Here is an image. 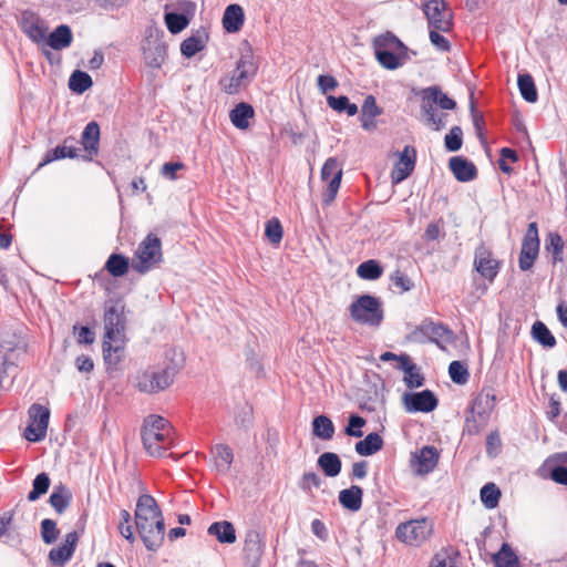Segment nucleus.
Listing matches in <instances>:
<instances>
[{"label": "nucleus", "instance_id": "nucleus-1", "mask_svg": "<svg viewBox=\"0 0 567 567\" xmlns=\"http://www.w3.org/2000/svg\"><path fill=\"white\" fill-rule=\"evenodd\" d=\"M171 425L159 415H150L141 429L143 446L151 456H162L171 445Z\"/></svg>", "mask_w": 567, "mask_h": 567}, {"label": "nucleus", "instance_id": "nucleus-2", "mask_svg": "<svg viewBox=\"0 0 567 567\" xmlns=\"http://www.w3.org/2000/svg\"><path fill=\"white\" fill-rule=\"evenodd\" d=\"M258 71L257 64L250 53L241 54L236 62L233 72L223 75L218 85L223 92L229 95L238 94L255 79Z\"/></svg>", "mask_w": 567, "mask_h": 567}, {"label": "nucleus", "instance_id": "nucleus-3", "mask_svg": "<svg viewBox=\"0 0 567 567\" xmlns=\"http://www.w3.org/2000/svg\"><path fill=\"white\" fill-rule=\"evenodd\" d=\"M177 373L178 369L175 365L141 370L134 377V385L143 393H158L173 384Z\"/></svg>", "mask_w": 567, "mask_h": 567}, {"label": "nucleus", "instance_id": "nucleus-4", "mask_svg": "<svg viewBox=\"0 0 567 567\" xmlns=\"http://www.w3.org/2000/svg\"><path fill=\"white\" fill-rule=\"evenodd\" d=\"M351 319L360 324L379 327L384 319V310L379 298L371 295H362L350 306Z\"/></svg>", "mask_w": 567, "mask_h": 567}, {"label": "nucleus", "instance_id": "nucleus-5", "mask_svg": "<svg viewBox=\"0 0 567 567\" xmlns=\"http://www.w3.org/2000/svg\"><path fill=\"white\" fill-rule=\"evenodd\" d=\"M132 267L140 274H146L162 260V243L154 234H148L138 245Z\"/></svg>", "mask_w": 567, "mask_h": 567}, {"label": "nucleus", "instance_id": "nucleus-6", "mask_svg": "<svg viewBox=\"0 0 567 567\" xmlns=\"http://www.w3.org/2000/svg\"><path fill=\"white\" fill-rule=\"evenodd\" d=\"M433 533V523L427 518L412 519L399 524L396 537L408 544L417 546L424 543Z\"/></svg>", "mask_w": 567, "mask_h": 567}, {"label": "nucleus", "instance_id": "nucleus-7", "mask_svg": "<svg viewBox=\"0 0 567 567\" xmlns=\"http://www.w3.org/2000/svg\"><path fill=\"white\" fill-rule=\"evenodd\" d=\"M429 27L441 32H450L453 28V13L444 0H425L422 6Z\"/></svg>", "mask_w": 567, "mask_h": 567}, {"label": "nucleus", "instance_id": "nucleus-8", "mask_svg": "<svg viewBox=\"0 0 567 567\" xmlns=\"http://www.w3.org/2000/svg\"><path fill=\"white\" fill-rule=\"evenodd\" d=\"M29 424L24 437L29 442H40L45 439L50 420V410L39 403H33L28 410Z\"/></svg>", "mask_w": 567, "mask_h": 567}, {"label": "nucleus", "instance_id": "nucleus-9", "mask_svg": "<svg viewBox=\"0 0 567 567\" xmlns=\"http://www.w3.org/2000/svg\"><path fill=\"white\" fill-rule=\"evenodd\" d=\"M125 305L121 300L109 301L104 311V339L117 340L125 331Z\"/></svg>", "mask_w": 567, "mask_h": 567}, {"label": "nucleus", "instance_id": "nucleus-10", "mask_svg": "<svg viewBox=\"0 0 567 567\" xmlns=\"http://www.w3.org/2000/svg\"><path fill=\"white\" fill-rule=\"evenodd\" d=\"M539 252V237L537 223L528 225L522 241V248L518 258V266L522 271L529 270Z\"/></svg>", "mask_w": 567, "mask_h": 567}, {"label": "nucleus", "instance_id": "nucleus-11", "mask_svg": "<svg viewBox=\"0 0 567 567\" xmlns=\"http://www.w3.org/2000/svg\"><path fill=\"white\" fill-rule=\"evenodd\" d=\"M404 409L409 413H429L436 409L439 401L431 390L406 392L403 395Z\"/></svg>", "mask_w": 567, "mask_h": 567}, {"label": "nucleus", "instance_id": "nucleus-12", "mask_svg": "<svg viewBox=\"0 0 567 567\" xmlns=\"http://www.w3.org/2000/svg\"><path fill=\"white\" fill-rule=\"evenodd\" d=\"M474 267L483 278L492 282L499 272L501 261L493 257L492 251L484 244H481L475 249Z\"/></svg>", "mask_w": 567, "mask_h": 567}, {"label": "nucleus", "instance_id": "nucleus-13", "mask_svg": "<svg viewBox=\"0 0 567 567\" xmlns=\"http://www.w3.org/2000/svg\"><path fill=\"white\" fill-rule=\"evenodd\" d=\"M135 526L143 544L148 550L156 551L162 546L165 536L164 518L147 519L146 524H144V532L141 526Z\"/></svg>", "mask_w": 567, "mask_h": 567}, {"label": "nucleus", "instance_id": "nucleus-14", "mask_svg": "<svg viewBox=\"0 0 567 567\" xmlns=\"http://www.w3.org/2000/svg\"><path fill=\"white\" fill-rule=\"evenodd\" d=\"M451 333L452 331L442 323L423 321L410 333L409 338L411 341L416 343L435 342L439 344V339Z\"/></svg>", "mask_w": 567, "mask_h": 567}, {"label": "nucleus", "instance_id": "nucleus-15", "mask_svg": "<svg viewBox=\"0 0 567 567\" xmlns=\"http://www.w3.org/2000/svg\"><path fill=\"white\" fill-rule=\"evenodd\" d=\"M416 162V150L406 145L401 153H399V161L394 164L391 172V182L396 185L406 179L414 171Z\"/></svg>", "mask_w": 567, "mask_h": 567}, {"label": "nucleus", "instance_id": "nucleus-16", "mask_svg": "<svg viewBox=\"0 0 567 567\" xmlns=\"http://www.w3.org/2000/svg\"><path fill=\"white\" fill-rule=\"evenodd\" d=\"M80 535L76 530L70 532L65 535L62 545L52 548L49 551V560L53 566L63 567L73 556Z\"/></svg>", "mask_w": 567, "mask_h": 567}, {"label": "nucleus", "instance_id": "nucleus-17", "mask_svg": "<svg viewBox=\"0 0 567 567\" xmlns=\"http://www.w3.org/2000/svg\"><path fill=\"white\" fill-rule=\"evenodd\" d=\"M135 525H138L144 530V524L147 519L163 518L162 511L157 505L156 499L150 494H143L138 497L135 508Z\"/></svg>", "mask_w": 567, "mask_h": 567}, {"label": "nucleus", "instance_id": "nucleus-18", "mask_svg": "<svg viewBox=\"0 0 567 567\" xmlns=\"http://www.w3.org/2000/svg\"><path fill=\"white\" fill-rule=\"evenodd\" d=\"M420 95L422 105L431 104L433 107H440L442 111H453L456 109V102L445 94L439 85L422 89Z\"/></svg>", "mask_w": 567, "mask_h": 567}, {"label": "nucleus", "instance_id": "nucleus-19", "mask_svg": "<svg viewBox=\"0 0 567 567\" xmlns=\"http://www.w3.org/2000/svg\"><path fill=\"white\" fill-rule=\"evenodd\" d=\"M143 54L148 66L159 69L167 55V45L163 40L150 37L143 45Z\"/></svg>", "mask_w": 567, "mask_h": 567}, {"label": "nucleus", "instance_id": "nucleus-20", "mask_svg": "<svg viewBox=\"0 0 567 567\" xmlns=\"http://www.w3.org/2000/svg\"><path fill=\"white\" fill-rule=\"evenodd\" d=\"M20 27L22 31L34 43H43L47 39L48 28L42 21L31 11H23L20 19Z\"/></svg>", "mask_w": 567, "mask_h": 567}, {"label": "nucleus", "instance_id": "nucleus-21", "mask_svg": "<svg viewBox=\"0 0 567 567\" xmlns=\"http://www.w3.org/2000/svg\"><path fill=\"white\" fill-rule=\"evenodd\" d=\"M76 140L73 136H68L63 140L61 145H58L54 148L49 150L40 164L38 165V169L41 167L59 159L63 158H76L79 157V148L75 146Z\"/></svg>", "mask_w": 567, "mask_h": 567}, {"label": "nucleus", "instance_id": "nucleus-22", "mask_svg": "<svg viewBox=\"0 0 567 567\" xmlns=\"http://www.w3.org/2000/svg\"><path fill=\"white\" fill-rule=\"evenodd\" d=\"M544 467H549L551 481L567 486V452L555 453L548 456L542 468Z\"/></svg>", "mask_w": 567, "mask_h": 567}, {"label": "nucleus", "instance_id": "nucleus-23", "mask_svg": "<svg viewBox=\"0 0 567 567\" xmlns=\"http://www.w3.org/2000/svg\"><path fill=\"white\" fill-rule=\"evenodd\" d=\"M449 167L454 177L462 183L471 182L477 176V168L474 163L462 156L451 157Z\"/></svg>", "mask_w": 567, "mask_h": 567}, {"label": "nucleus", "instance_id": "nucleus-24", "mask_svg": "<svg viewBox=\"0 0 567 567\" xmlns=\"http://www.w3.org/2000/svg\"><path fill=\"white\" fill-rule=\"evenodd\" d=\"M421 121L422 123L431 128L432 131L440 132L446 127L449 114L443 111H439L437 107H433L431 104L420 105Z\"/></svg>", "mask_w": 567, "mask_h": 567}, {"label": "nucleus", "instance_id": "nucleus-25", "mask_svg": "<svg viewBox=\"0 0 567 567\" xmlns=\"http://www.w3.org/2000/svg\"><path fill=\"white\" fill-rule=\"evenodd\" d=\"M72 30L66 24L56 27L49 35L47 34L45 43L53 50H63L72 43Z\"/></svg>", "mask_w": 567, "mask_h": 567}, {"label": "nucleus", "instance_id": "nucleus-26", "mask_svg": "<svg viewBox=\"0 0 567 567\" xmlns=\"http://www.w3.org/2000/svg\"><path fill=\"white\" fill-rule=\"evenodd\" d=\"M83 148L89 153L90 158L99 154L100 126L95 121L86 124L81 135Z\"/></svg>", "mask_w": 567, "mask_h": 567}, {"label": "nucleus", "instance_id": "nucleus-27", "mask_svg": "<svg viewBox=\"0 0 567 567\" xmlns=\"http://www.w3.org/2000/svg\"><path fill=\"white\" fill-rule=\"evenodd\" d=\"M72 502V493L70 488L60 483L54 485L53 491L49 497V504L58 514H63Z\"/></svg>", "mask_w": 567, "mask_h": 567}, {"label": "nucleus", "instance_id": "nucleus-28", "mask_svg": "<svg viewBox=\"0 0 567 567\" xmlns=\"http://www.w3.org/2000/svg\"><path fill=\"white\" fill-rule=\"evenodd\" d=\"M363 489L358 485H351L339 492V503L350 512H358L362 506Z\"/></svg>", "mask_w": 567, "mask_h": 567}, {"label": "nucleus", "instance_id": "nucleus-29", "mask_svg": "<svg viewBox=\"0 0 567 567\" xmlns=\"http://www.w3.org/2000/svg\"><path fill=\"white\" fill-rule=\"evenodd\" d=\"M244 10L239 4L233 3L226 7L223 17V27L229 33L238 32L244 24Z\"/></svg>", "mask_w": 567, "mask_h": 567}, {"label": "nucleus", "instance_id": "nucleus-30", "mask_svg": "<svg viewBox=\"0 0 567 567\" xmlns=\"http://www.w3.org/2000/svg\"><path fill=\"white\" fill-rule=\"evenodd\" d=\"M262 551L260 534L256 530H248L244 542L246 559L251 563H258L262 556Z\"/></svg>", "mask_w": 567, "mask_h": 567}, {"label": "nucleus", "instance_id": "nucleus-31", "mask_svg": "<svg viewBox=\"0 0 567 567\" xmlns=\"http://www.w3.org/2000/svg\"><path fill=\"white\" fill-rule=\"evenodd\" d=\"M207 533L210 536H215L221 544H234L236 542L235 527L228 520L213 523L208 527Z\"/></svg>", "mask_w": 567, "mask_h": 567}, {"label": "nucleus", "instance_id": "nucleus-32", "mask_svg": "<svg viewBox=\"0 0 567 567\" xmlns=\"http://www.w3.org/2000/svg\"><path fill=\"white\" fill-rule=\"evenodd\" d=\"M254 114L255 111L250 104L240 102L230 111L229 118L235 127L245 130L249 126V120Z\"/></svg>", "mask_w": 567, "mask_h": 567}, {"label": "nucleus", "instance_id": "nucleus-33", "mask_svg": "<svg viewBox=\"0 0 567 567\" xmlns=\"http://www.w3.org/2000/svg\"><path fill=\"white\" fill-rule=\"evenodd\" d=\"M215 467L220 473H226L234 461L233 450L226 444H216L212 449Z\"/></svg>", "mask_w": 567, "mask_h": 567}, {"label": "nucleus", "instance_id": "nucleus-34", "mask_svg": "<svg viewBox=\"0 0 567 567\" xmlns=\"http://www.w3.org/2000/svg\"><path fill=\"white\" fill-rule=\"evenodd\" d=\"M318 466L328 477H336L340 474L342 463L338 454L333 452L322 453L317 461Z\"/></svg>", "mask_w": 567, "mask_h": 567}, {"label": "nucleus", "instance_id": "nucleus-35", "mask_svg": "<svg viewBox=\"0 0 567 567\" xmlns=\"http://www.w3.org/2000/svg\"><path fill=\"white\" fill-rule=\"evenodd\" d=\"M383 447V440L377 433H369L363 440L355 443V452L361 456H370Z\"/></svg>", "mask_w": 567, "mask_h": 567}, {"label": "nucleus", "instance_id": "nucleus-36", "mask_svg": "<svg viewBox=\"0 0 567 567\" xmlns=\"http://www.w3.org/2000/svg\"><path fill=\"white\" fill-rule=\"evenodd\" d=\"M112 342L113 340L104 339L102 344L103 360L107 370L116 369L124 355V348L113 346Z\"/></svg>", "mask_w": 567, "mask_h": 567}, {"label": "nucleus", "instance_id": "nucleus-37", "mask_svg": "<svg viewBox=\"0 0 567 567\" xmlns=\"http://www.w3.org/2000/svg\"><path fill=\"white\" fill-rule=\"evenodd\" d=\"M439 460L437 450L434 446H423L417 455L419 473L427 474L436 466Z\"/></svg>", "mask_w": 567, "mask_h": 567}, {"label": "nucleus", "instance_id": "nucleus-38", "mask_svg": "<svg viewBox=\"0 0 567 567\" xmlns=\"http://www.w3.org/2000/svg\"><path fill=\"white\" fill-rule=\"evenodd\" d=\"M312 433L315 436L329 441L334 435V425L326 415H318L312 420Z\"/></svg>", "mask_w": 567, "mask_h": 567}, {"label": "nucleus", "instance_id": "nucleus-39", "mask_svg": "<svg viewBox=\"0 0 567 567\" xmlns=\"http://www.w3.org/2000/svg\"><path fill=\"white\" fill-rule=\"evenodd\" d=\"M206 34L197 32L185 39L181 44V52L185 58H192L200 52L206 45Z\"/></svg>", "mask_w": 567, "mask_h": 567}, {"label": "nucleus", "instance_id": "nucleus-40", "mask_svg": "<svg viewBox=\"0 0 567 567\" xmlns=\"http://www.w3.org/2000/svg\"><path fill=\"white\" fill-rule=\"evenodd\" d=\"M496 567H519V560L512 547L503 543L501 549L493 556Z\"/></svg>", "mask_w": 567, "mask_h": 567}, {"label": "nucleus", "instance_id": "nucleus-41", "mask_svg": "<svg viewBox=\"0 0 567 567\" xmlns=\"http://www.w3.org/2000/svg\"><path fill=\"white\" fill-rule=\"evenodd\" d=\"M517 85L522 97L528 103H535L538 99L536 85L530 74H518Z\"/></svg>", "mask_w": 567, "mask_h": 567}, {"label": "nucleus", "instance_id": "nucleus-42", "mask_svg": "<svg viewBox=\"0 0 567 567\" xmlns=\"http://www.w3.org/2000/svg\"><path fill=\"white\" fill-rule=\"evenodd\" d=\"M327 103L329 107L338 113H347L348 116H354L358 113V106L354 103H351L349 97L346 95L327 96Z\"/></svg>", "mask_w": 567, "mask_h": 567}, {"label": "nucleus", "instance_id": "nucleus-43", "mask_svg": "<svg viewBox=\"0 0 567 567\" xmlns=\"http://www.w3.org/2000/svg\"><path fill=\"white\" fill-rule=\"evenodd\" d=\"M532 336L535 341L545 348H554L556 339L547 326L542 321H536L532 327Z\"/></svg>", "mask_w": 567, "mask_h": 567}, {"label": "nucleus", "instance_id": "nucleus-44", "mask_svg": "<svg viewBox=\"0 0 567 567\" xmlns=\"http://www.w3.org/2000/svg\"><path fill=\"white\" fill-rule=\"evenodd\" d=\"M51 485V480L49 475L45 472L39 473L33 482H32V489L29 492L27 499L29 502H35L41 496L47 494Z\"/></svg>", "mask_w": 567, "mask_h": 567}, {"label": "nucleus", "instance_id": "nucleus-45", "mask_svg": "<svg viewBox=\"0 0 567 567\" xmlns=\"http://www.w3.org/2000/svg\"><path fill=\"white\" fill-rule=\"evenodd\" d=\"M383 274V268L379 261L369 259L361 262L357 268V275L364 280H377Z\"/></svg>", "mask_w": 567, "mask_h": 567}, {"label": "nucleus", "instance_id": "nucleus-46", "mask_svg": "<svg viewBox=\"0 0 567 567\" xmlns=\"http://www.w3.org/2000/svg\"><path fill=\"white\" fill-rule=\"evenodd\" d=\"M93 85L92 78L83 71L75 70L69 79V87L72 92L82 94Z\"/></svg>", "mask_w": 567, "mask_h": 567}, {"label": "nucleus", "instance_id": "nucleus-47", "mask_svg": "<svg viewBox=\"0 0 567 567\" xmlns=\"http://www.w3.org/2000/svg\"><path fill=\"white\" fill-rule=\"evenodd\" d=\"M105 269L113 277H122L128 270V259L120 254H112L105 264Z\"/></svg>", "mask_w": 567, "mask_h": 567}, {"label": "nucleus", "instance_id": "nucleus-48", "mask_svg": "<svg viewBox=\"0 0 567 567\" xmlns=\"http://www.w3.org/2000/svg\"><path fill=\"white\" fill-rule=\"evenodd\" d=\"M378 62L388 70H395L403 64V59L400 54L392 52V50H377L374 51Z\"/></svg>", "mask_w": 567, "mask_h": 567}, {"label": "nucleus", "instance_id": "nucleus-49", "mask_svg": "<svg viewBox=\"0 0 567 567\" xmlns=\"http://www.w3.org/2000/svg\"><path fill=\"white\" fill-rule=\"evenodd\" d=\"M374 51L377 50H392V49H399L405 53L408 48L404 45V43L398 39L394 34L388 32L384 35H379L374 39L373 42Z\"/></svg>", "mask_w": 567, "mask_h": 567}, {"label": "nucleus", "instance_id": "nucleus-50", "mask_svg": "<svg viewBox=\"0 0 567 567\" xmlns=\"http://www.w3.org/2000/svg\"><path fill=\"white\" fill-rule=\"evenodd\" d=\"M501 491L494 483H487L481 488V502L483 505L493 509L498 505Z\"/></svg>", "mask_w": 567, "mask_h": 567}, {"label": "nucleus", "instance_id": "nucleus-51", "mask_svg": "<svg viewBox=\"0 0 567 567\" xmlns=\"http://www.w3.org/2000/svg\"><path fill=\"white\" fill-rule=\"evenodd\" d=\"M165 23L171 33L177 34L188 25L189 20L184 13L168 12L165 14Z\"/></svg>", "mask_w": 567, "mask_h": 567}, {"label": "nucleus", "instance_id": "nucleus-52", "mask_svg": "<svg viewBox=\"0 0 567 567\" xmlns=\"http://www.w3.org/2000/svg\"><path fill=\"white\" fill-rule=\"evenodd\" d=\"M496 396L491 392L481 393L472 403L471 412H474L480 405H485L484 409L477 410V416L482 417L491 412L495 406Z\"/></svg>", "mask_w": 567, "mask_h": 567}, {"label": "nucleus", "instance_id": "nucleus-53", "mask_svg": "<svg viewBox=\"0 0 567 567\" xmlns=\"http://www.w3.org/2000/svg\"><path fill=\"white\" fill-rule=\"evenodd\" d=\"M40 534L43 543L51 545L58 539L60 530L53 519L44 518L40 524Z\"/></svg>", "mask_w": 567, "mask_h": 567}, {"label": "nucleus", "instance_id": "nucleus-54", "mask_svg": "<svg viewBox=\"0 0 567 567\" xmlns=\"http://www.w3.org/2000/svg\"><path fill=\"white\" fill-rule=\"evenodd\" d=\"M451 380L456 384H465L468 381L470 373L467 367L461 361H452L449 365Z\"/></svg>", "mask_w": 567, "mask_h": 567}, {"label": "nucleus", "instance_id": "nucleus-55", "mask_svg": "<svg viewBox=\"0 0 567 567\" xmlns=\"http://www.w3.org/2000/svg\"><path fill=\"white\" fill-rule=\"evenodd\" d=\"M546 249L551 250L554 264L563 261L564 241L559 234L549 233L546 239Z\"/></svg>", "mask_w": 567, "mask_h": 567}, {"label": "nucleus", "instance_id": "nucleus-56", "mask_svg": "<svg viewBox=\"0 0 567 567\" xmlns=\"http://www.w3.org/2000/svg\"><path fill=\"white\" fill-rule=\"evenodd\" d=\"M445 148L449 152H457L463 144V131L460 126H453L444 137Z\"/></svg>", "mask_w": 567, "mask_h": 567}, {"label": "nucleus", "instance_id": "nucleus-57", "mask_svg": "<svg viewBox=\"0 0 567 567\" xmlns=\"http://www.w3.org/2000/svg\"><path fill=\"white\" fill-rule=\"evenodd\" d=\"M120 523L117 529L120 534L130 543H134L136 537L133 533V526L131 524L132 516L126 509H122L120 512Z\"/></svg>", "mask_w": 567, "mask_h": 567}, {"label": "nucleus", "instance_id": "nucleus-58", "mask_svg": "<svg viewBox=\"0 0 567 567\" xmlns=\"http://www.w3.org/2000/svg\"><path fill=\"white\" fill-rule=\"evenodd\" d=\"M266 237L272 245H278L282 239V226L277 218H271L266 223L265 228Z\"/></svg>", "mask_w": 567, "mask_h": 567}, {"label": "nucleus", "instance_id": "nucleus-59", "mask_svg": "<svg viewBox=\"0 0 567 567\" xmlns=\"http://www.w3.org/2000/svg\"><path fill=\"white\" fill-rule=\"evenodd\" d=\"M341 178H342V173H339L336 176H333L331 179H329V183L322 193V204L323 205L328 206L334 200V198L338 194V190L340 188Z\"/></svg>", "mask_w": 567, "mask_h": 567}, {"label": "nucleus", "instance_id": "nucleus-60", "mask_svg": "<svg viewBox=\"0 0 567 567\" xmlns=\"http://www.w3.org/2000/svg\"><path fill=\"white\" fill-rule=\"evenodd\" d=\"M390 280L394 287L400 289L401 292L410 291L414 287L412 279L399 269L391 274Z\"/></svg>", "mask_w": 567, "mask_h": 567}, {"label": "nucleus", "instance_id": "nucleus-61", "mask_svg": "<svg viewBox=\"0 0 567 567\" xmlns=\"http://www.w3.org/2000/svg\"><path fill=\"white\" fill-rule=\"evenodd\" d=\"M365 425V420L358 415V414H351L348 420V425L344 429V432L349 436L353 437H361L363 435V432L361 431V427Z\"/></svg>", "mask_w": 567, "mask_h": 567}, {"label": "nucleus", "instance_id": "nucleus-62", "mask_svg": "<svg viewBox=\"0 0 567 567\" xmlns=\"http://www.w3.org/2000/svg\"><path fill=\"white\" fill-rule=\"evenodd\" d=\"M382 114V109L377 105V100L373 95L365 96L362 107L361 115L363 117H377Z\"/></svg>", "mask_w": 567, "mask_h": 567}, {"label": "nucleus", "instance_id": "nucleus-63", "mask_svg": "<svg viewBox=\"0 0 567 567\" xmlns=\"http://www.w3.org/2000/svg\"><path fill=\"white\" fill-rule=\"evenodd\" d=\"M339 173H342V168L340 167L338 159L336 157H329L322 165L321 179H331Z\"/></svg>", "mask_w": 567, "mask_h": 567}, {"label": "nucleus", "instance_id": "nucleus-64", "mask_svg": "<svg viewBox=\"0 0 567 567\" xmlns=\"http://www.w3.org/2000/svg\"><path fill=\"white\" fill-rule=\"evenodd\" d=\"M502 447V441L498 432H491L486 437V454L489 457H496Z\"/></svg>", "mask_w": 567, "mask_h": 567}]
</instances>
